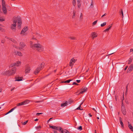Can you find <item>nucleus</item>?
Segmentation results:
<instances>
[{
	"label": "nucleus",
	"mask_w": 133,
	"mask_h": 133,
	"mask_svg": "<svg viewBox=\"0 0 133 133\" xmlns=\"http://www.w3.org/2000/svg\"><path fill=\"white\" fill-rule=\"evenodd\" d=\"M37 42L38 43V41H37ZM30 48L35 49L38 51L39 52H42L44 50L43 47L40 44L37 43L32 44V42L31 41L30 42Z\"/></svg>",
	"instance_id": "f257e3e1"
},
{
	"label": "nucleus",
	"mask_w": 133,
	"mask_h": 133,
	"mask_svg": "<svg viewBox=\"0 0 133 133\" xmlns=\"http://www.w3.org/2000/svg\"><path fill=\"white\" fill-rule=\"evenodd\" d=\"M16 68L14 67L10 68V70L4 71L2 72V74H3L6 75H13L16 73Z\"/></svg>",
	"instance_id": "f03ea898"
},
{
	"label": "nucleus",
	"mask_w": 133,
	"mask_h": 133,
	"mask_svg": "<svg viewBox=\"0 0 133 133\" xmlns=\"http://www.w3.org/2000/svg\"><path fill=\"white\" fill-rule=\"evenodd\" d=\"M13 23L10 25V29L11 30L14 31L16 30V19H14L13 18L12 19Z\"/></svg>",
	"instance_id": "7ed1b4c3"
},
{
	"label": "nucleus",
	"mask_w": 133,
	"mask_h": 133,
	"mask_svg": "<svg viewBox=\"0 0 133 133\" xmlns=\"http://www.w3.org/2000/svg\"><path fill=\"white\" fill-rule=\"evenodd\" d=\"M44 63H42L41 65L35 70L34 72V73L36 75L38 74L39 71L43 68Z\"/></svg>",
	"instance_id": "20e7f679"
},
{
	"label": "nucleus",
	"mask_w": 133,
	"mask_h": 133,
	"mask_svg": "<svg viewBox=\"0 0 133 133\" xmlns=\"http://www.w3.org/2000/svg\"><path fill=\"white\" fill-rule=\"evenodd\" d=\"M25 46V44L23 42L20 43L19 44V47L16 46L15 45H13L14 47L16 49H23V48H24Z\"/></svg>",
	"instance_id": "39448f33"
},
{
	"label": "nucleus",
	"mask_w": 133,
	"mask_h": 133,
	"mask_svg": "<svg viewBox=\"0 0 133 133\" xmlns=\"http://www.w3.org/2000/svg\"><path fill=\"white\" fill-rule=\"evenodd\" d=\"M14 19H16V22L18 21V26H20L21 24V18L19 16H17V17H14Z\"/></svg>",
	"instance_id": "423d86ee"
},
{
	"label": "nucleus",
	"mask_w": 133,
	"mask_h": 133,
	"mask_svg": "<svg viewBox=\"0 0 133 133\" xmlns=\"http://www.w3.org/2000/svg\"><path fill=\"white\" fill-rule=\"evenodd\" d=\"M2 9L3 13L5 14H6L7 12L6 4H2Z\"/></svg>",
	"instance_id": "0eeeda50"
},
{
	"label": "nucleus",
	"mask_w": 133,
	"mask_h": 133,
	"mask_svg": "<svg viewBox=\"0 0 133 133\" xmlns=\"http://www.w3.org/2000/svg\"><path fill=\"white\" fill-rule=\"evenodd\" d=\"M28 30V28L27 26L24 27L22 29L21 33V34L24 35V33L26 32Z\"/></svg>",
	"instance_id": "6e6552de"
},
{
	"label": "nucleus",
	"mask_w": 133,
	"mask_h": 133,
	"mask_svg": "<svg viewBox=\"0 0 133 133\" xmlns=\"http://www.w3.org/2000/svg\"><path fill=\"white\" fill-rule=\"evenodd\" d=\"M14 53L15 55L19 56H23V54L21 52L19 51H15Z\"/></svg>",
	"instance_id": "1a4fd4ad"
},
{
	"label": "nucleus",
	"mask_w": 133,
	"mask_h": 133,
	"mask_svg": "<svg viewBox=\"0 0 133 133\" xmlns=\"http://www.w3.org/2000/svg\"><path fill=\"white\" fill-rule=\"evenodd\" d=\"M76 61V60L74 58L71 59L69 65L70 66H72L74 63Z\"/></svg>",
	"instance_id": "9d476101"
},
{
	"label": "nucleus",
	"mask_w": 133,
	"mask_h": 133,
	"mask_svg": "<svg viewBox=\"0 0 133 133\" xmlns=\"http://www.w3.org/2000/svg\"><path fill=\"white\" fill-rule=\"evenodd\" d=\"M30 69V67L29 65H27L26 68L25 73V74L29 73Z\"/></svg>",
	"instance_id": "9b49d317"
},
{
	"label": "nucleus",
	"mask_w": 133,
	"mask_h": 133,
	"mask_svg": "<svg viewBox=\"0 0 133 133\" xmlns=\"http://www.w3.org/2000/svg\"><path fill=\"white\" fill-rule=\"evenodd\" d=\"M91 35L93 39L96 38L97 36L96 33L95 32H93L91 33Z\"/></svg>",
	"instance_id": "f8f14e48"
},
{
	"label": "nucleus",
	"mask_w": 133,
	"mask_h": 133,
	"mask_svg": "<svg viewBox=\"0 0 133 133\" xmlns=\"http://www.w3.org/2000/svg\"><path fill=\"white\" fill-rule=\"evenodd\" d=\"M121 110L123 114L124 115H125L126 111L125 107H122L121 108Z\"/></svg>",
	"instance_id": "ddd939ff"
},
{
	"label": "nucleus",
	"mask_w": 133,
	"mask_h": 133,
	"mask_svg": "<svg viewBox=\"0 0 133 133\" xmlns=\"http://www.w3.org/2000/svg\"><path fill=\"white\" fill-rule=\"evenodd\" d=\"M87 90V88H84L82 89H81V91L79 93V94H82L85 92Z\"/></svg>",
	"instance_id": "4468645a"
},
{
	"label": "nucleus",
	"mask_w": 133,
	"mask_h": 133,
	"mask_svg": "<svg viewBox=\"0 0 133 133\" xmlns=\"http://www.w3.org/2000/svg\"><path fill=\"white\" fill-rule=\"evenodd\" d=\"M77 4L78 8L81 7V0H77Z\"/></svg>",
	"instance_id": "2eb2a0df"
},
{
	"label": "nucleus",
	"mask_w": 133,
	"mask_h": 133,
	"mask_svg": "<svg viewBox=\"0 0 133 133\" xmlns=\"http://www.w3.org/2000/svg\"><path fill=\"white\" fill-rule=\"evenodd\" d=\"M133 69V64H131L128 68L127 71H132Z\"/></svg>",
	"instance_id": "dca6fc26"
},
{
	"label": "nucleus",
	"mask_w": 133,
	"mask_h": 133,
	"mask_svg": "<svg viewBox=\"0 0 133 133\" xmlns=\"http://www.w3.org/2000/svg\"><path fill=\"white\" fill-rule=\"evenodd\" d=\"M112 25V24L111 25H109V28L105 29L104 30V31L105 32H106V31H108L110 29H111Z\"/></svg>",
	"instance_id": "f3484780"
},
{
	"label": "nucleus",
	"mask_w": 133,
	"mask_h": 133,
	"mask_svg": "<svg viewBox=\"0 0 133 133\" xmlns=\"http://www.w3.org/2000/svg\"><path fill=\"white\" fill-rule=\"evenodd\" d=\"M128 127L130 128V129L133 132V127L130 124H129V122H128Z\"/></svg>",
	"instance_id": "a211bd4d"
},
{
	"label": "nucleus",
	"mask_w": 133,
	"mask_h": 133,
	"mask_svg": "<svg viewBox=\"0 0 133 133\" xmlns=\"http://www.w3.org/2000/svg\"><path fill=\"white\" fill-rule=\"evenodd\" d=\"M17 107H14V108L11 109L10 110H9L6 114H5V115H7V114L10 113V112H12Z\"/></svg>",
	"instance_id": "6ab92c4d"
},
{
	"label": "nucleus",
	"mask_w": 133,
	"mask_h": 133,
	"mask_svg": "<svg viewBox=\"0 0 133 133\" xmlns=\"http://www.w3.org/2000/svg\"><path fill=\"white\" fill-rule=\"evenodd\" d=\"M36 35H37V37H38L39 36L41 37V36L39 34V31H36L35 32Z\"/></svg>",
	"instance_id": "aec40b11"
},
{
	"label": "nucleus",
	"mask_w": 133,
	"mask_h": 133,
	"mask_svg": "<svg viewBox=\"0 0 133 133\" xmlns=\"http://www.w3.org/2000/svg\"><path fill=\"white\" fill-rule=\"evenodd\" d=\"M15 63L16 66H18L20 65L21 64V62L20 61H18Z\"/></svg>",
	"instance_id": "412c9836"
},
{
	"label": "nucleus",
	"mask_w": 133,
	"mask_h": 133,
	"mask_svg": "<svg viewBox=\"0 0 133 133\" xmlns=\"http://www.w3.org/2000/svg\"><path fill=\"white\" fill-rule=\"evenodd\" d=\"M67 102L66 101L65 103L62 104L61 105V106L62 107H65L67 106Z\"/></svg>",
	"instance_id": "4be33fe9"
},
{
	"label": "nucleus",
	"mask_w": 133,
	"mask_h": 133,
	"mask_svg": "<svg viewBox=\"0 0 133 133\" xmlns=\"http://www.w3.org/2000/svg\"><path fill=\"white\" fill-rule=\"evenodd\" d=\"M123 99H122V104L121 108L122 107H125L124 105V104L123 103V100H124V93L123 94Z\"/></svg>",
	"instance_id": "5701e85b"
},
{
	"label": "nucleus",
	"mask_w": 133,
	"mask_h": 133,
	"mask_svg": "<svg viewBox=\"0 0 133 133\" xmlns=\"http://www.w3.org/2000/svg\"><path fill=\"white\" fill-rule=\"evenodd\" d=\"M28 101L26 100V101H25L23 102H21L22 105H25V104H26L27 103V102Z\"/></svg>",
	"instance_id": "b1692460"
},
{
	"label": "nucleus",
	"mask_w": 133,
	"mask_h": 133,
	"mask_svg": "<svg viewBox=\"0 0 133 133\" xmlns=\"http://www.w3.org/2000/svg\"><path fill=\"white\" fill-rule=\"evenodd\" d=\"M16 66L15 63H13L11 64L10 66V68H12L14 67V66Z\"/></svg>",
	"instance_id": "393cba45"
},
{
	"label": "nucleus",
	"mask_w": 133,
	"mask_h": 133,
	"mask_svg": "<svg viewBox=\"0 0 133 133\" xmlns=\"http://www.w3.org/2000/svg\"><path fill=\"white\" fill-rule=\"evenodd\" d=\"M21 78H19V77L16 78V79L15 80V81H19L22 80V79H21Z\"/></svg>",
	"instance_id": "a878e982"
},
{
	"label": "nucleus",
	"mask_w": 133,
	"mask_h": 133,
	"mask_svg": "<svg viewBox=\"0 0 133 133\" xmlns=\"http://www.w3.org/2000/svg\"><path fill=\"white\" fill-rule=\"evenodd\" d=\"M132 58H130L128 60V64H130L132 61Z\"/></svg>",
	"instance_id": "bb28decb"
},
{
	"label": "nucleus",
	"mask_w": 133,
	"mask_h": 133,
	"mask_svg": "<svg viewBox=\"0 0 133 133\" xmlns=\"http://www.w3.org/2000/svg\"><path fill=\"white\" fill-rule=\"evenodd\" d=\"M72 3L73 5L75 6L76 4V0H73Z\"/></svg>",
	"instance_id": "cd10ccee"
},
{
	"label": "nucleus",
	"mask_w": 133,
	"mask_h": 133,
	"mask_svg": "<svg viewBox=\"0 0 133 133\" xmlns=\"http://www.w3.org/2000/svg\"><path fill=\"white\" fill-rule=\"evenodd\" d=\"M106 23H107L106 22H104L102 24H101V27H103L106 25Z\"/></svg>",
	"instance_id": "c85d7f7f"
},
{
	"label": "nucleus",
	"mask_w": 133,
	"mask_h": 133,
	"mask_svg": "<svg viewBox=\"0 0 133 133\" xmlns=\"http://www.w3.org/2000/svg\"><path fill=\"white\" fill-rule=\"evenodd\" d=\"M11 41H12L14 43L16 44L17 43V42L14 39H11Z\"/></svg>",
	"instance_id": "c756f323"
},
{
	"label": "nucleus",
	"mask_w": 133,
	"mask_h": 133,
	"mask_svg": "<svg viewBox=\"0 0 133 133\" xmlns=\"http://www.w3.org/2000/svg\"><path fill=\"white\" fill-rule=\"evenodd\" d=\"M41 127L40 125L38 127H35V128L37 130H39L40 129H41Z\"/></svg>",
	"instance_id": "7c9ffc66"
},
{
	"label": "nucleus",
	"mask_w": 133,
	"mask_h": 133,
	"mask_svg": "<svg viewBox=\"0 0 133 133\" xmlns=\"http://www.w3.org/2000/svg\"><path fill=\"white\" fill-rule=\"evenodd\" d=\"M121 12H120V15H121L122 14V18H123V10H122V9H121Z\"/></svg>",
	"instance_id": "2f4dec72"
},
{
	"label": "nucleus",
	"mask_w": 133,
	"mask_h": 133,
	"mask_svg": "<svg viewBox=\"0 0 133 133\" xmlns=\"http://www.w3.org/2000/svg\"><path fill=\"white\" fill-rule=\"evenodd\" d=\"M120 124L121 125L122 127V128H124V125H123V122H122V121H120Z\"/></svg>",
	"instance_id": "473e14b6"
},
{
	"label": "nucleus",
	"mask_w": 133,
	"mask_h": 133,
	"mask_svg": "<svg viewBox=\"0 0 133 133\" xmlns=\"http://www.w3.org/2000/svg\"><path fill=\"white\" fill-rule=\"evenodd\" d=\"M56 126L50 125L49 127L53 129H55Z\"/></svg>",
	"instance_id": "72a5a7b5"
},
{
	"label": "nucleus",
	"mask_w": 133,
	"mask_h": 133,
	"mask_svg": "<svg viewBox=\"0 0 133 133\" xmlns=\"http://www.w3.org/2000/svg\"><path fill=\"white\" fill-rule=\"evenodd\" d=\"M28 121H27L25 122H22V124L23 125H25L26 124V123H28Z\"/></svg>",
	"instance_id": "f704fd0d"
},
{
	"label": "nucleus",
	"mask_w": 133,
	"mask_h": 133,
	"mask_svg": "<svg viewBox=\"0 0 133 133\" xmlns=\"http://www.w3.org/2000/svg\"><path fill=\"white\" fill-rule=\"evenodd\" d=\"M72 81V80H67L65 81V82H64L65 83H69L70 82V81Z\"/></svg>",
	"instance_id": "c9c22d12"
},
{
	"label": "nucleus",
	"mask_w": 133,
	"mask_h": 133,
	"mask_svg": "<svg viewBox=\"0 0 133 133\" xmlns=\"http://www.w3.org/2000/svg\"><path fill=\"white\" fill-rule=\"evenodd\" d=\"M77 129L79 130L80 131L82 129V127L81 126H79V127Z\"/></svg>",
	"instance_id": "e433bc0d"
},
{
	"label": "nucleus",
	"mask_w": 133,
	"mask_h": 133,
	"mask_svg": "<svg viewBox=\"0 0 133 133\" xmlns=\"http://www.w3.org/2000/svg\"><path fill=\"white\" fill-rule=\"evenodd\" d=\"M97 20H96L94 22H93L92 23L93 25H95L97 23Z\"/></svg>",
	"instance_id": "4c0bfd02"
},
{
	"label": "nucleus",
	"mask_w": 133,
	"mask_h": 133,
	"mask_svg": "<svg viewBox=\"0 0 133 133\" xmlns=\"http://www.w3.org/2000/svg\"><path fill=\"white\" fill-rule=\"evenodd\" d=\"M80 18L81 19H83V14L82 13H81L80 16Z\"/></svg>",
	"instance_id": "58836bf2"
},
{
	"label": "nucleus",
	"mask_w": 133,
	"mask_h": 133,
	"mask_svg": "<svg viewBox=\"0 0 133 133\" xmlns=\"http://www.w3.org/2000/svg\"><path fill=\"white\" fill-rule=\"evenodd\" d=\"M81 107V105H80L76 109H77V110H83V109H81L80 108V107Z\"/></svg>",
	"instance_id": "ea45409f"
},
{
	"label": "nucleus",
	"mask_w": 133,
	"mask_h": 133,
	"mask_svg": "<svg viewBox=\"0 0 133 133\" xmlns=\"http://www.w3.org/2000/svg\"><path fill=\"white\" fill-rule=\"evenodd\" d=\"M72 40L75 39V38L74 37H69Z\"/></svg>",
	"instance_id": "a19ab883"
},
{
	"label": "nucleus",
	"mask_w": 133,
	"mask_h": 133,
	"mask_svg": "<svg viewBox=\"0 0 133 133\" xmlns=\"http://www.w3.org/2000/svg\"><path fill=\"white\" fill-rule=\"evenodd\" d=\"M118 97V95H116L115 97V99L116 101H117V100Z\"/></svg>",
	"instance_id": "79ce46f5"
},
{
	"label": "nucleus",
	"mask_w": 133,
	"mask_h": 133,
	"mask_svg": "<svg viewBox=\"0 0 133 133\" xmlns=\"http://www.w3.org/2000/svg\"><path fill=\"white\" fill-rule=\"evenodd\" d=\"M64 132L65 133H70L66 129L64 130Z\"/></svg>",
	"instance_id": "37998d69"
},
{
	"label": "nucleus",
	"mask_w": 133,
	"mask_h": 133,
	"mask_svg": "<svg viewBox=\"0 0 133 133\" xmlns=\"http://www.w3.org/2000/svg\"><path fill=\"white\" fill-rule=\"evenodd\" d=\"M2 4H5V2L4 0H2Z\"/></svg>",
	"instance_id": "c03bdc74"
},
{
	"label": "nucleus",
	"mask_w": 133,
	"mask_h": 133,
	"mask_svg": "<svg viewBox=\"0 0 133 133\" xmlns=\"http://www.w3.org/2000/svg\"><path fill=\"white\" fill-rule=\"evenodd\" d=\"M16 105L17 106H19L22 105L21 102L20 103H17V104Z\"/></svg>",
	"instance_id": "a18cd8bd"
},
{
	"label": "nucleus",
	"mask_w": 133,
	"mask_h": 133,
	"mask_svg": "<svg viewBox=\"0 0 133 133\" xmlns=\"http://www.w3.org/2000/svg\"><path fill=\"white\" fill-rule=\"evenodd\" d=\"M60 131H61L62 130V128L60 127H59V130Z\"/></svg>",
	"instance_id": "49530a36"
},
{
	"label": "nucleus",
	"mask_w": 133,
	"mask_h": 133,
	"mask_svg": "<svg viewBox=\"0 0 133 133\" xmlns=\"http://www.w3.org/2000/svg\"><path fill=\"white\" fill-rule=\"evenodd\" d=\"M57 130H59V127L56 126L55 127V129Z\"/></svg>",
	"instance_id": "de8ad7c7"
},
{
	"label": "nucleus",
	"mask_w": 133,
	"mask_h": 133,
	"mask_svg": "<svg viewBox=\"0 0 133 133\" xmlns=\"http://www.w3.org/2000/svg\"><path fill=\"white\" fill-rule=\"evenodd\" d=\"M4 21V19L3 18H0V21L3 22Z\"/></svg>",
	"instance_id": "09e8293b"
},
{
	"label": "nucleus",
	"mask_w": 133,
	"mask_h": 133,
	"mask_svg": "<svg viewBox=\"0 0 133 133\" xmlns=\"http://www.w3.org/2000/svg\"><path fill=\"white\" fill-rule=\"evenodd\" d=\"M0 30L3 31H4V30L0 26Z\"/></svg>",
	"instance_id": "8fccbe9b"
},
{
	"label": "nucleus",
	"mask_w": 133,
	"mask_h": 133,
	"mask_svg": "<svg viewBox=\"0 0 133 133\" xmlns=\"http://www.w3.org/2000/svg\"><path fill=\"white\" fill-rule=\"evenodd\" d=\"M73 85H78V84L77 83L75 82H74L72 84Z\"/></svg>",
	"instance_id": "3c124183"
},
{
	"label": "nucleus",
	"mask_w": 133,
	"mask_h": 133,
	"mask_svg": "<svg viewBox=\"0 0 133 133\" xmlns=\"http://www.w3.org/2000/svg\"><path fill=\"white\" fill-rule=\"evenodd\" d=\"M107 15V14L106 13H105V14H104L102 16V17H103L104 16H106V15Z\"/></svg>",
	"instance_id": "603ef678"
},
{
	"label": "nucleus",
	"mask_w": 133,
	"mask_h": 133,
	"mask_svg": "<svg viewBox=\"0 0 133 133\" xmlns=\"http://www.w3.org/2000/svg\"><path fill=\"white\" fill-rule=\"evenodd\" d=\"M128 84L127 86H126V92H127V90H128Z\"/></svg>",
	"instance_id": "864d4df0"
},
{
	"label": "nucleus",
	"mask_w": 133,
	"mask_h": 133,
	"mask_svg": "<svg viewBox=\"0 0 133 133\" xmlns=\"http://www.w3.org/2000/svg\"><path fill=\"white\" fill-rule=\"evenodd\" d=\"M42 114V113H37L36 115H37V116H39V114Z\"/></svg>",
	"instance_id": "5fc2aeb1"
},
{
	"label": "nucleus",
	"mask_w": 133,
	"mask_h": 133,
	"mask_svg": "<svg viewBox=\"0 0 133 133\" xmlns=\"http://www.w3.org/2000/svg\"><path fill=\"white\" fill-rule=\"evenodd\" d=\"M80 80H77L76 81L78 83H79L80 82Z\"/></svg>",
	"instance_id": "6e6d98bb"
},
{
	"label": "nucleus",
	"mask_w": 133,
	"mask_h": 133,
	"mask_svg": "<svg viewBox=\"0 0 133 133\" xmlns=\"http://www.w3.org/2000/svg\"><path fill=\"white\" fill-rule=\"evenodd\" d=\"M32 39L34 40H37V39L35 38L34 37H33Z\"/></svg>",
	"instance_id": "4d7b16f0"
},
{
	"label": "nucleus",
	"mask_w": 133,
	"mask_h": 133,
	"mask_svg": "<svg viewBox=\"0 0 133 133\" xmlns=\"http://www.w3.org/2000/svg\"><path fill=\"white\" fill-rule=\"evenodd\" d=\"M75 17V15L73 14L72 18H74Z\"/></svg>",
	"instance_id": "13d9d810"
},
{
	"label": "nucleus",
	"mask_w": 133,
	"mask_h": 133,
	"mask_svg": "<svg viewBox=\"0 0 133 133\" xmlns=\"http://www.w3.org/2000/svg\"><path fill=\"white\" fill-rule=\"evenodd\" d=\"M76 12L75 11H73V14L75 15Z\"/></svg>",
	"instance_id": "bf43d9fd"
},
{
	"label": "nucleus",
	"mask_w": 133,
	"mask_h": 133,
	"mask_svg": "<svg viewBox=\"0 0 133 133\" xmlns=\"http://www.w3.org/2000/svg\"><path fill=\"white\" fill-rule=\"evenodd\" d=\"M119 120H120V121H122V118H121V117H119Z\"/></svg>",
	"instance_id": "052dcab7"
},
{
	"label": "nucleus",
	"mask_w": 133,
	"mask_h": 133,
	"mask_svg": "<svg viewBox=\"0 0 133 133\" xmlns=\"http://www.w3.org/2000/svg\"><path fill=\"white\" fill-rule=\"evenodd\" d=\"M127 68H128V66H126V67H125V68H124V70H126L127 69Z\"/></svg>",
	"instance_id": "680f3d73"
},
{
	"label": "nucleus",
	"mask_w": 133,
	"mask_h": 133,
	"mask_svg": "<svg viewBox=\"0 0 133 133\" xmlns=\"http://www.w3.org/2000/svg\"><path fill=\"white\" fill-rule=\"evenodd\" d=\"M88 115L90 117H91L92 116V115H91L90 113Z\"/></svg>",
	"instance_id": "e2e57ef3"
},
{
	"label": "nucleus",
	"mask_w": 133,
	"mask_h": 133,
	"mask_svg": "<svg viewBox=\"0 0 133 133\" xmlns=\"http://www.w3.org/2000/svg\"><path fill=\"white\" fill-rule=\"evenodd\" d=\"M93 2L92 1L91 2V5H93Z\"/></svg>",
	"instance_id": "0e129e2a"
},
{
	"label": "nucleus",
	"mask_w": 133,
	"mask_h": 133,
	"mask_svg": "<svg viewBox=\"0 0 133 133\" xmlns=\"http://www.w3.org/2000/svg\"><path fill=\"white\" fill-rule=\"evenodd\" d=\"M38 119L37 118V119H35V121H38Z\"/></svg>",
	"instance_id": "69168bd1"
},
{
	"label": "nucleus",
	"mask_w": 133,
	"mask_h": 133,
	"mask_svg": "<svg viewBox=\"0 0 133 133\" xmlns=\"http://www.w3.org/2000/svg\"><path fill=\"white\" fill-rule=\"evenodd\" d=\"M54 133H57V131L56 130L54 131Z\"/></svg>",
	"instance_id": "338daca9"
},
{
	"label": "nucleus",
	"mask_w": 133,
	"mask_h": 133,
	"mask_svg": "<svg viewBox=\"0 0 133 133\" xmlns=\"http://www.w3.org/2000/svg\"><path fill=\"white\" fill-rule=\"evenodd\" d=\"M2 89H0V92H2Z\"/></svg>",
	"instance_id": "774afa93"
}]
</instances>
